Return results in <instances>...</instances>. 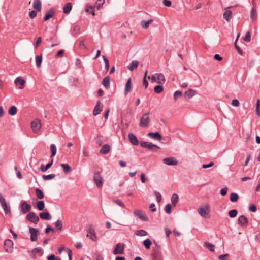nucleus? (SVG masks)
Masks as SVG:
<instances>
[{"instance_id":"8fccbe9b","label":"nucleus","mask_w":260,"mask_h":260,"mask_svg":"<svg viewBox=\"0 0 260 260\" xmlns=\"http://www.w3.org/2000/svg\"><path fill=\"white\" fill-rule=\"evenodd\" d=\"M136 234L138 236H143L147 235V232L145 230H138L136 232Z\"/></svg>"},{"instance_id":"bf43d9fd","label":"nucleus","mask_w":260,"mask_h":260,"mask_svg":"<svg viewBox=\"0 0 260 260\" xmlns=\"http://www.w3.org/2000/svg\"><path fill=\"white\" fill-rule=\"evenodd\" d=\"M33 253H39L40 255L43 254L42 250L39 248H36L33 250Z\"/></svg>"},{"instance_id":"1a4fd4ad","label":"nucleus","mask_w":260,"mask_h":260,"mask_svg":"<svg viewBox=\"0 0 260 260\" xmlns=\"http://www.w3.org/2000/svg\"><path fill=\"white\" fill-rule=\"evenodd\" d=\"M163 162L164 164L169 166H176L178 163L176 158L173 157L166 158L163 159Z\"/></svg>"},{"instance_id":"69168bd1","label":"nucleus","mask_w":260,"mask_h":260,"mask_svg":"<svg viewBox=\"0 0 260 260\" xmlns=\"http://www.w3.org/2000/svg\"><path fill=\"white\" fill-rule=\"evenodd\" d=\"M147 78L149 80H151L152 82H156L157 83V80H156V77L155 76V74L151 77L148 76Z\"/></svg>"},{"instance_id":"3c124183","label":"nucleus","mask_w":260,"mask_h":260,"mask_svg":"<svg viewBox=\"0 0 260 260\" xmlns=\"http://www.w3.org/2000/svg\"><path fill=\"white\" fill-rule=\"evenodd\" d=\"M103 58L105 64V69L107 71L109 69V60L105 56H103Z\"/></svg>"},{"instance_id":"6e6d98bb","label":"nucleus","mask_w":260,"mask_h":260,"mask_svg":"<svg viewBox=\"0 0 260 260\" xmlns=\"http://www.w3.org/2000/svg\"><path fill=\"white\" fill-rule=\"evenodd\" d=\"M244 40L245 42H249L250 41V40H251V35H250V31H248L247 32V34H246V36L244 38Z\"/></svg>"},{"instance_id":"dca6fc26","label":"nucleus","mask_w":260,"mask_h":260,"mask_svg":"<svg viewBox=\"0 0 260 260\" xmlns=\"http://www.w3.org/2000/svg\"><path fill=\"white\" fill-rule=\"evenodd\" d=\"M155 76L156 77L157 83L162 84L165 82L166 79L163 74L156 73Z\"/></svg>"},{"instance_id":"f704fd0d","label":"nucleus","mask_w":260,"mask_h":260,"mask_svg":"<svg viewBox=\"0 0 260 260\" xmlns=\"http://www.w3.org/2000/svg\"><path fill=\"white\" fill-rule=\"evenodd\" d=\"M42 61V54H41L40 56H36V66L38 68L40 67V66L41 65Z\"/></svg>"},{"instance_id":"4d7b16f0","label":"nucleus","mask_w":260,"mask_h":260,"mask_svg":"<svg viewBox=\"0 0 260 260\" xmlns=\"http://www.w3.org/2000/svg\"><path fill=\"white\" fill-rule=\"evenodd\" d=\"M182 93L181 91H175L174 94V99L175 101H176L177 100L178 97H180L182 96Z\"/></svg>"},{"instance_id":"680f3d73","label":"nucleus","mask_w":260,"mask_h":260,"mask_svg":"<svg viewBox=\"0 0 260 260\" xmlns=\"http://www.w3.org/2000/svg\"><path fill=\"white\" fill-rule=\"evenodd\" d=\"M2 207H3V208L4 210V212H5V213L6 214H8L9 212H10V207H9L7 204L5 205V206H4Z\"/></svg>"},{"instance_id":"2eb2a0df","label":"nucleus","mask_w":260,"mask_h":260,"mask_svg":"<svg viewBox=\"0 0 260 260\" xmlns=\"http://www.w3.org/2000/svg\"><path fill=\"white\" fill-rule=\"evenodd\" d=\"M129 142L134 145H137L139 144V141L136 136L130 133L128 136Z\"/></svg>"},{"instance_id":"4468645a","label":"nucleus","mask_w":260,"mask_h":260,"mask_svg":"<svg viewBox=\"0 0 260 260\" xmlns=\"http://www.w3.org/2000/svg\"><path fill=\"white\" fill-rule=\"evenodd\" d=\"M196 91L192 89H190L186 91L184 93V98L186 99H189L195 95Z\"/></svg>"},{"instance_id":"423d86ee","label":"nucleus","mask_w":260,"mask_h":260,"mask_svg":"<svg viewBox=\"0 0 260 260\" xmlns=\"http://www.w3.org/2000/svg\"><path fill=\"white\" fill-rule=\"evenodd\" d=\"M31 127L35 133H38L41 128L40 120L38 119H36L32 121L31 123Z\"/></svg>"},{"instance_id":"ddd939ff","label":"nucleus","mask_w":260,"mask_h":260,"mask_svg":"<svg viewBox=\"0 0 260 260\" xmlns=\"http://www.w3.org/2000/svg\"><path fill=\"white\" fill-rule=\"evenodd\" d=\"M29 232L30 233V238L32 241H35L37 239L38 231L35 228H30L29 229Z\"/></svg>"},{"instance_id":"a18cd8bd","label":"nucleus","mask_w":260,"mask_h":260,"mask_svg":"<svg viewBox=\"0 0 260 260\" xmlns=\"http://www.w3.org/2000/svg\"><path fill=\"white\" fill-rule=\"evenodd\" d=\"M104 3L105 0H97L95 3V6L98 10H100Z\"/></svg>"},{"instance_id":"aec40b11","label":"nucleus","mask_w":260,"mask_h":260,"mask_svg":"<svg viewBox=\"0 0 260 260\" xmlns=\"http://www.w3.org/2000/svg\"><path fill=\"white\" fill-rule=\"evenodd\" d=\"M55 12L53 9H50L45 15L44 17V20L47 21L50 18L52 17L54 15Z\"/></svg>"},{"instance_id":"5fc2aeb1","label":"nucleus","mask_w":260,"mask_h":260,"mask_svg":"<svg viewBox=\"0 0 260 260\" xmlns=\"http://www.w3.org/2000/svg\"><path fill=\"white\" fill-rule=\"evenodd\" d=\"M96 143L99 146L101 145L103 143V137L101 136H98L96 138Z\"/></svg>"},{"instance_id":"a878e982","label":"nucleus","mask_w":260,"mask_h":260,"mask_svg":"<svg viewBox=\"0 0 260 260\" xmlns=\"http://www.w3.org/2000/svg\"><path fill=\"white\" fill-rule=\"evenodd\" d=\"M72 8V4L71 3H67L64 8H63V12L66 14H68L71 11Z\"/></svg>"},{"instance_id":"338daca9","label":"nucleus","mask_w":260,"mask_h":260,"mask_svg":"<svg viewBox=\"0 0 260 260\" xmlns=\"http://www.w3.org/2000/svg\"><path fill=\"white\" fill-rule=\"evenodd\" d=\"M64 50H59L56 54V57H61L64 53Z\"/></svg>"},{"instance_id":"49530a36","label":"nucleus","mask_w":260,"mask_h":260,"mask_svg":"<svg viewBox=\"0 0 260 260\" xmlns=\"http://www.w3.org/2000/svg\"><path fill=\"white\" fill-rule=\"evenodd\" d=\"M240 36V34H239L238 35V36H237V38L236 39V40L235 42V44H234V45H235V48L237 50L238 52H239V53L240 54V55H242L243 54V50L242 49H241L236 44V42L237 41V40H238V37H239Z\"/></svg>"},{"instance_id":"9b49d317","label":"nucleus","mask_w":260,"mask_h":260,"mask_svg":"<svg viewBox=\"0 0 260 260\" xmlns=\"http://www.w3.org/2000/svg\"><path fill=\"white\" fill-rule=\"evenodd\" d=\"M238 222L240 226L245 227L248 224V220L245 216L241 215L238 218Z\"/></svg>"},{"instance_id":"473e14b6","label":"nucleus","mask_w":260,"mask_h":260,"mask_svg":"<svg viewBox=\"0 0 260 260\" xmlns=\"http://www.w3.org/2000/svg\"><path fill=\"white\" fill-rule=\"evenodd\" d=\"M250 18L253 21L257 19V13L255 8H252L250 12Z\"/></svg>"},{"instance_id":"79ce46f5","label":"nucleus","mask_w":260,"mask_h":260,"mask_svg":"<svg viewBox=\"0 0 260 260\" xmlns=\"http://www.w3.org/2000/svg\"><path fill=\"white\" fill-rule=\"evenodd\" d=\"M61 167L63 168L65 173H68L71 171V167L68 164H61Z\"/></svg>"},{"instance_id":"c756f323","label":"nucleus","mask_w":260,"mask_h":260,"mask_svg":"<svg viewBox=\"0 0 260 260\" xmlns=\"http://www.w3.org/2000/svg\"><path fill=\"white\" fill-rule=\"evenodd\" d=\"M3 248L5 252L12 253L13 250V245H4Z\"/></svg>"},{"instance_id":"393cba45","label":"nucleus","mask_w":260,"mask_h":260,"mask_svg":"<svg viewBox=\"0 0 260 260\" xmlns=\"http://www.w3.org/2000/svg\"><path fill=\"white\" fill-rule=\"evenodd\" d=\"M39 216L42 219L50 220L51 218V216L48 212H41L40 213Z\"/></svg>"},{"instance_id":"4c0bfd02","label":"nucleus","mask_w":260,"mask_h":260,"mask_svg":"<svg viewBox=\"0 0 260 260\" xmlns=\"http://www.w3.org/2000/svg\"><path fill=\"white\" fill-rule=\"evenodd\" d=\"M50 151L51 152V157H53L56 155V147L54 144H52L50 145Z\"/></svg>"},{"instance_id":"39448f33","label":"nucleus","mask_w":260,"mask_h":260,"mask_svg":"<svg viewBox=\"0 0 260 260\" xmlns=\"http://www.w3.org/2000/svg\"><path fill=\"white\" fill-rule=\"evenodd\" d=\"M140 145L142 147H146L150 150L156 151L159 149V147L151 143H148L145 141H140Z\"/></svg>"},{"instance_id":"6e6552de","label":"nucleus","mask_w":260,"mask_h":260,"mask_svg":"<svg viewBox=\"0 0 260 260\" xmlns=\"http://www.w3.org/2000/svg\"><path fill=\"white\" fill-rule=\"evenodd\" d=\"M124 245H116L113 250L114 255L122 254L124 253Z\"/></svg>"},{"instance_id":"a211bd4d","label":"nucleus","mask_w":260,"mask_h":260,"mask_svg":"<svg viewBox=\"0 0 260 260\" xmlns=\"http://www.w3.org/2000/svg\"><path fill=\"white\" fill-rule=\"evenodd\" d=\"M132 87V79L129 78L127 81L125 86V93L127 94L131 92Z\"/></svg>"},{"instance_id":"b1692460","label":"nucleus","mask_w":260,"mask_h":260,"mask_svg":"<svg viewBox=\"0 0 260 260\" xmlns=\"http://www.w3.org/2000/svg\"><path fill=\"white\" fill-rule=\"evenodd\" d=\"M232 17V13L231 11L226 10L223 14V18L227 21H229Z\"/></svg>"},{"instance_id":"0eeeda50","label":"nucleus","mask_w":260,"mask_h":260,"mask_svg":"<svg viewBox=\"0 0 260 260\" xmlns=\"http://www.w3.org/2000/svg\"><path fill=\"white\" fill-rule=\"evenodd\" d=\"M26 219L35 224H37L39 221V217L33 212H30L27 215Z\"/></svg>"},{"instance_id":"0e129e2a","label":"nucleus","mask_w":260,"mask_h":260,"mask_svg":"<svg viewBox=\"0 0 260 260\" xmlns=\"http://www.w3.org/2000/svg\"><path fill=\"white\" fill-rule=\"evenodd\" d=\"M231 104L233 106L238 107L239 106V102L238 100L235 99L232 101Z\"/></svg>"},{"instance_id":"7ed1b4c3","label":"nucleus","mask_w":260,"mask_h":260,"mask_svg":"<svg viewBox=\"0 0 260 260\" xmlns=\"http://www.w3.org/2000/svg\"><path fill=\"white\" fill-rule=\"evenodd\" d=\"M134 215L142 221H147L149 220V218L143 210L135 209L134 211Z\"/></svg>"},{"instance_id":"cd10ccee","label":"nucleus","mask_w":260,"mask_h":260,"mask_svg":"<svg viewBox=\"0 0 260 260\" xmlns=\"http://www.w3.org/2000/svg\"><path fill=\"white\" fill-rule=\"evenodd\" d=\"M110 77L107 76L105 77L103 80L102 84L106 88L110 87Z\"/></svg>"},{"instance_id":"9d476101","label":"nucleus","mask_w":260,"mask_h":260,"mask_svg":"<svg viewBox=\"0 0 260 260\" xmlns=\"http://www.w3.org/2000/svg\"><path fill=\"white\" fill-rule=\"evenodd\" d=\"M31 209V206L27 203L26 201H24L21 205V211L24 213L26 214L29 212Z\"/></svg>"},{"instance_id":"13d9d810","label":"nucleus","mask_w":260,"mask_h":260,"mask_svg":"<svg viewBox=\"0 0 260 260\" xmlns=\"http://www.w3.org/2000/svg\"><path fill=\"white\" fill-rule=\"evenodd\" d=\"M114 202L121 207H124L125 205L124 203L119 199H116L114 200Z\"/></svg>"},{"instance_id":"de8ad7c7","label":"nucleus","mask_w":260,"mask_h":260,"mask_svg":"<svg viewBox=\"0 0 260 260\" xmlns=\"http://www.w3.org/2000/svg\"><path fill=\"white\" fill-rule=\"evenodd\" d=\"M154 90L155 92L157 93H160L163 91V87L160 85H157L154 87Z\"/></svg>"},{"instance_id":"412c9836","label":"nucleus","mask_w":260,"mask_h":260,"mask_svg":"<svg viewBox=\"0 0 260 260\" xmlns=\"http://www.w3.org/2000/svg\"><path fill=\"white\" fill-rule=\"evenodd\" d=\"M139 64V62L137 60H134L132 62L131 64L127 66V69L131 71H133L136 69Z\"/></svg>"},{"instance_id":"f257e3e1","label":"nucleus","mask_w":260,"mask_h":260,"mask_svg":"<svg viewBox=\"0 0 260 260\" xmlns=\"http://www.w3.org/2000/svg\"><path fill=\"white\" fill-rule=\"evenodd\" d=\"M198 212L202 217L207 218L210 212V206L208 204L201 206L198 208Z\"/></svg>"},{"instance_id":"4be33fe9","label":"nucleus","mask_w":260,"mask_h":260,"mask_svg":"<svg viewBox=\"0 0 260 260\" xmlns=\"http://www.w3.org/2000/svg\"><path fill=\"white\" fill-rule=\"evenodd\" d=\"M33 8L38 11L41 10V2L40 0H35L33 3Z\"/></svg>"},{"instance_id":"72a5a7b5","label":"nucleus","mask_w":260,"mask_h":260,"mask_svg":"<svg viewBox=\"0 0 260 260\" xmlns=\"http://www.w3.org/2000/svg\"><path fill=\"white\" fill-rule=\"evenodd\" d=\"M53 160L52 159L51 161L50 162H49L48 164H47L46 165V166H44V165H42L40 167L41 170L42 172H45L46 170H47L52 166V163H53Z\"/></svg>"},{"instance_id":"864d4df0","label":"nucleus","mask_w":260,"mask_h":260,"mask_svg":"<svg viewBox=\"0 0 260 260\" xmlns=\"http://www.w3.org/2000/svg\"><path fill=\"white\" fill-rule=\"evenodd\" d=\"M171 208L172 205L171 204H168L166 205L165 211L167 214H170L171 213Z\"/></svg>"},{"instance_id":"ea45409f","label":"nucleus","mask_w":260,"mask_h":260,"mask_svg":"<svg viewBox=\"0 0 260 260\" xmlns=\"http://www.w3.org/2000/svg\"><path fill=\"white\" fill-rule=\"evenodd\" d=\"M85 10L86 12L92 14L93 16H94L95 15L94 13V10L93 8L91 6L87 5L86 7Z\"/></svg>"},{"instance_id":"052dcab7","label":"nucleus","mask_w":260,"mask_h":260,"mask_svg":"<svg viewBox=\"0 0 260 260\" xmlns=\"http://www.w3.org/2000/svg\"><path fill=\"white\" fill-rule=\"evenodd\" d=\"M206 248L208 249L211 251H214V245H204Z\"/></svg>"},{"instance_id":"c9c22d12","label":"nucleus","mask_w":260,"mask_h":260,"mask_svg":"<svg viewBox=\"0 0 260 260\" xmlns=\"http://www.w3.org/2000/svg\"><path fill=\"white\" fill-rule=\"evenodd\" d=\"M44 207L45 204L43 201H39L37 204L36 208L40 211L43 210L44 208Z\"/></svg>"},{"instance_id":"37998d69","label":"nucleus","mask_w":260,"mask_h":260,"mask_svg":"<svg viewBox=\"0 0 260 260\" xmlns=\"http://www.w3.org/2000/svg\"><path fill=\"white\" fill-rule=\"evenodd\" d=\"M54 224L57 230H61L62 228V222L61 220H57Z\"/></svg>"},{"instance_id":"20e7f679","label":"nucleus","mask_w":260,"mask_h":260,"mask_svg":"<svg viewBox=\"0 0 260 260\" xmlns=\"http://www.w3.org/2000/svg\"><path fill=\"white\" fill-rule=\"evenodd\" d=\"M94 182L98 188H101L104 182V179L98 172H95L93 177Z\"/></svg>"},{"instance_id":"2f4dec72","label":"nucleus","mask_w":260,"mask_h":260,"mask_svg":"<svg viewBox=\"0 0 260 260\" xmlns=\"http://www.w3.org/2000/svg\"><path fill=\"white\" fill-rule=\"evenodd\" d=\"M17 112V109L16 106H11L8 111V113L10 115L14 116L15 115Z\"/></svg>"},{"instance_id":"5701e85b","label":"nucleus","mask_w":260,"mask_h":260,"mask_svg":"<svg viewBox=\"0 0 260 260\" xmlns=\"http://www.w3.org/2000/svg\"><path fill=\"white\" fill-rule=\"evenodd\" d=\"M110 150V146L108 144L104 145L101 149L100 152L102 154H105L108 153Z\"/></svg>"},{"instance_id":"bb28decb","label":"nucleus","mask_w":260,"mask_h":260,"mask_svg":"<svg viewBox=\"0 0 260 260\" xmlns=\"http://www.w3.org/2000/svg\"><path fill=\"white\" fill-rule=\"evenodd\" d=\"M161 248L160 245H155V246L153 248V255L154 257H157L159 255L158 249Z\"/></svg>"},{"instance_id":"09e8293b","label":"nucleus","mask_w":260,"mask_h":260,"mask_svg":"<svg viewBox=\"0 0 260 260\" xmlns=\"http://www.w3.org/2000/svg\"><path fill=\"white\" fill-rule=\"evenodd\" d=\"M147 74H148V71H146V72H145L144 78H143V84L145 85V88H147V87L148 86V82L146 79V78L148 77Z\"/></svg>"},{"instance_id":"6ab92c4d","label":"nucleus","mask_w":260,"mask_h":260,"mask_svg":"<svg viewBox=\"0 0 260 260\" xmlns=\"http://www.w3.org/2000/svg\"><path fill=\"white\" fill-rule=\"evenodd\" d=\"M102 110L103 107L101 105V102L99 101L94 108L93 115L94 116L98 115Z\"/></svg>"},{"instance_id":"a19ab883","label":"nucleus","mask_w":260,"mask_h":260,"mask_svg":"<svg viewBox=\"0 0 260 260\" xmlns=\"http://www.w3.org/2000/svg\"><path fill=\"white\" fill-rule=\"evenodd\" d=\"M178 201V196L176 193L173 194L171 198V202L173 205H175Z\"/></svg>"},{"instance_id":"58836bf2","label":"nucleus","mask_w":260,"mask_h":260,"mask_svg":"<svg viewBox=\"0 0 260 260\" xmlns=\"http://www.w3.org/2000/svg\"><path fill=\"white\" fill-rule=\"evenodd\" d=\"M87 237L92 240L93 242H95L96 240L97 237L96 235L91 232L89 233L87 235Z\"/></svg>"},{"instance_id":"c85d7f7f","label":"nucleus","mask_w":260,"mask_h":260,"mask_svg":"<svg viewBox=\"0 0 260 260\" xmlns=\"http://www.w3.org/2000/svg\"><path fill=\"white\" fill-rule=\"evenodd\" d=\"M152 21L153 20L152 19L149 20L147 21H142L141 23V25L144 29H146L149 27V25L152 22Z\"/></svg>"},{"instance_id":"7c9ffc66","label":"nucleus","mask_w":260,"mask_h":260,"mask_svg":"<svg viewBox=\"0 0 260 260\" xmlns=\"http://www.w3.org/2000/svg\"><path fill=\"white\" fill-rule=\"evenodd\" d=\"M35 193L37 196V197L39 199H43L44 197V193L43 191L39 188H36L35 189Z\"/></svg>"},{"instance_id":"f8f14e48","label":"nucleus","mask_w":260,"mask_h":260,"mask_svg":"<svg viewBox=\"0 0 260 260\" xmlns=\"http://www.w3.org/2000/svg\"><path fill=\"white\" fill-rule=\"evenodd\" d=\"M14 82L16 85H18V84L20 85V86L19 87L20 89L24 88L25 81L22 79L20 77H17L15 80Z\"/></svg>"},{"instance_id":"f3484780","label":"nucleus","mask_w":260,"mask_h":260,"mask_svg":"<svg viewBox=\"0 0 260 260\" xmlns=\"http://www.w3.org/2000/svg\"><path fill=\"white\" fill-rule=\"evenodd\" d=\"M147 135L148 137L157 140H160L162 139L161 135L157 132L155 133L150 132Z\"/></svg>"},{"instance_id":"603ef678","label":"nucleus","mask_w":260,"mask_h":260,"mask_svg":"<svg viewBox=\"0 0 260 260\" xmlns=\"http://www.w3.org/2000/svg\"><path fill=\"white\" fill-rule=\"evenodd\" d=\"M55 177L54 174H49L47 175H43L42 177L45 180H50L54 178Z\"/></svg>"},{"instance_id":"e2e57ef3","label":"nucleus","mask_w":260,"mask_h":260,"mask_svg":"<svg viewBox=\"0 0 260 260\" xmlns=\"http://www.w3.org/2000/svg\"><path fill=\"white\" fill-rule=\"evenodd\" d=\"M154 194L156 196V199H157V201H158V202H160L161 200V195L160 194V193L158 192H154Z\"/></svg>"},{"instance_id":"e433bc0d","label":"nucleus","mask_w":260,"mask_h":260,"mask_svg":"<svg viewBox=\"0 0 260 260\" xmlns=\"http://www.w3.org/2000/svg\"><path fill=\"white\" fill-rule=\"evenodd\" d=\"M239 196L236 193H232L230 194V201L232 202H237L238 200Z\"/></svg>"},{"instance_id":"c03bdc74","label":"nucleus","mask_w":260,"mask_h":260,"mask_svg":"<svg viewBox=\"0 0 260 260\" xmlns=\"http://www.w3.org/2000/svg\"><path fill=\"white\" fill-rule=\"evenodd\" d=\"M238 214L237 210L236 209H233L229 212V216L231 218L235 217Z\"/></svg>"},{"instance_id":"f03ea898","label":"nucleus","mask_w":260,"mask_h":260,"mask_svg":"<svg viewBox=\"0 0 260 260\" xmlns=\"http://www.w3.org/2000/svg\"><path fill=\"white\" fill-rule=\"evenodd\" d=\"M150 114V112L145 113L143 114L142 117L140 119L139 125L140 127L144 128L146 127L149 125L150 123V118L148 115Z\"/></svg>"},{"instance_id":"774afa93","label":"nucleus","mask_w":260,"mask_h":260,"mask_svg":"<svg viewBox=\"0 0 260 260\" xmlns=\"http://www.w3.org/2000/svg\"><path fill=\"white\" fill-rule=\"evenodd\" d=\"M29 16L31 18H34L37 16V12L34 11H31L29 13Z\"/></svg>"}]
</instances>
